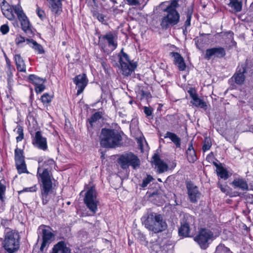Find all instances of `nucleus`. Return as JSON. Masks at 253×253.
<instances>
[{"mask_svg": "<svg viewBox=\"0 0 253 253\" xmlns=\"http://www.w3.org/2000/svg\"><path fill=\"white\" fill-rule=\"evenodd\" d=\"M118 163L123 169H127L130 166L135 169L139 168L140 165L138 157L132 152L121 155L118 159Z\"/></svg>", "mask_w": 253, "mask_h": 253, "instance_id": "0eeeda50", "label": "nucleus"}, {"mask_svg": "<svg viewBox=\"0 0 253 253\" xmlns=\"http://www.w3.org/2000/svg\"><path fill=\"white\" fill-rule=\"evenodd\" d=\"M153 159L154 164L158 167V170L159 173H163L168 170V166L167 164L160 159L158 154H155L153 156Z\"/></svg>", "mask_w": 253, "mask_h": 253, "instance_id": "412c9836", "label": "nucleus"}, {"mask_svg": "<svg viewBox=\"0 0 253 253\" xmlns=\"http://www.w3.org/2000/svg\"><path fill=\"white\" fill-rule=\"evenodd\" d=\"M9 30V27L7 24H3L0 27V31L3 35L6 34Z\"/></svg>", "mask_w": 253, "mask_h": 253, "instance_id": "603ef678", "label": "nucleus"}, {"mask_svg": "<svg viewBox=\"0 0 253 253\" xmlns=\"http://www.w3.org/2000/svg\"><path fill=\"white\" fill-rule=\"evenodd\" d=\"M49 1L51 11L56 13H60L62 11V4L61 0H47Z\"/></svg>", "mask_w": 253, "mask_h": 253, "instance_id": "bb28decb", "label": "nucleus"}, {"mask_svg": "<svg viewBox=\"0 0 253 253\" xmlns=\"http://www.w3.org/2000/svg\"><path fill=\"white\" fill-rule=\"evenodd\" d=\"M186 188L190 202L193 203L197 202L201 195L198 187L190 182L187 183Z\"/></svg>", "mask_w": 253, "mask_h": 253, "instance_id": "dca6fc26", "label": "nucleus"}, {"mask_svg": "<svg viewBox=\"0 0 253 253\" xmlns=\"http://www.w3.org/2000/svg\"><path fill=\"white\" fill-rule=\"evenodd\" d=\"M25 41H26V39L21 36H17L15 39V43L17 45H19Z\"/></svg>", "mask_w": 253, "mask_h": 253, "instance_id": "864d4df0", "label": "nucleus"}, {"mask_svg": "<svg viewBox=\"0 0 253 253\" xmlns=\"http://www.w3.org/2000/svg\"><path fill=\"white\" fill-rule=\"evenodd\" d=\"M12 7L5 0H3L0 4V8L2 13Z\"/></svg>", "mask_w": 253, "mask_h": 253, "instance_id": "de8ad7c7", "label": "nucleus"}, {"mask_svg": "<svg viewBox=\"0 0 253 253\" xmlns=\"http://www.w3.org/2000/svg\"><path fill=\"white\" fill-rule=\"evenodd\" d=\"M137 238L140 240L141 244H144L145 245H147L148 244V242L146 240V238L144 235L141 233L140 232L137 233Z\"/></svg>", "mask_w": 253, "mask_h": 253, "instance_id": "8fccbe9b", "label": "nucleus"}, {"mask_svg": "<svg viewBox=\"0 0 253 253\" xmlns=\"http://www.w3.org/2000/svg\"><path fill=\"white\" fill-rule=\"evenodd\" d=\"M153 179H154L152 176L150 175H147V177L143 180L141 186L143 188L146 187Z\"/></svg>", "mask_w": 253, "mask_h": 253, "instance_id": "49530a36", "label": "nucleus"}, {"mask_svg": "<svg viewBox=\"0 0 253 253\" xmlns=\"http://www.w3.org/2000/svg\"><path fill=\"white\" fill-rule=\"evenodd\" d=\"M14 159L15 163H21V161H24V152L23 151L18 148L14 150Z\"/></svg>", "mask_w": 253, "mask_h": 253, "instance_id": "7c9ffc66", "label": "nucleus"}, {"mask_svg": "<svg viewBox=\"0 0 253 253\" xmlns=\"http://www.w3.org/2000/svg\"><path fill=\"white\" fill-rule=\"evenodd\" d=\"M32 144L35 147L45 151L47 149L46 138L43 137L40 131H37L32 138Z\"/></svg>", "mask_w": 253, "mask_h": 253, "instance_id": "ddd939ff", "label": "nucleus"}, {"mask_svg": "<svg viewBox=\"0 0 253 253\" xmlns=\"http://www.w3.org/2000/svg\"><path fill=\"white\" fill-rule=\"evenodd\" d=\"M119 63L122 74L125 76L130 75L137 67V64L135 62H126L125 61L123 60L122 57H120Z\"/></svg>", "mask_w": 253, "mask_h": 253, "instance_id": "2eb2a0df", "label": "nucleus"}, {"mask_svg": "<svg viewBox=\"0 0 253 253\" xmlns=\"http://www.w3.org/2000/svg\"><path fill=\"white\" fill-rule=\"evenodd\" d=\"M14 60L17 70L20 72H26V65L21 55L16 54L14 56Z\"/></svg>", "mask_w": 253, "mask_h": 253, "instance_id": "393cba45", "label": "nucleus"}, {"mask_svg": "<svg viewBox=\"0 0 253 253\" xmlns=\"http://www.w3.org/2000/svg\"><path fill=\"white\" fill-rule=\"evenodd\" d=\"M190 95L192 98V100L190 102L193 105L197 107L202 108L204 110H206L207 109V103L203 99L199 98L196 94L191 93Z\"/></svg>", "mask_w": 253, "mask_h": 253, "instance_id": "4be33fe9", "label": "nucleus"}, {"mask_svg": "<svg viewBox=\"0 0 253 253\" xmlns=\"http://www.w3.org/2000/svg\"><path fill=\"white\" fill-rule=\"evenodd\" d=\"M217 187L220 189L222 192L226 194V195L229 194L230 197H236L241 196L242 193L239 192H234L232 193L231 194H229L228 188H229L227 185H223L219 182L217 183Z\"/></svg>", "mask_w": 253, "mask_h": 253, "instance_id": "c85d7f7f", "label": "nucleus"}, {"mask_svg": "<svg viewBox=\"0 0 253 253\" xmlns=\"http://www.w3.org/2000/svg\"><path fill=\"white\" fill-rule=\"evenodd\" d=\"M246 200L248 203L253 204V195L248 194L246 195Z\"/></svg>", "mask_w": 253, "mask_h": 253, "instance_id": "bf43d9fd", "label": "nucleus"}, {"mask_svg": "<svg viewBox=\"0 0 253 253\" xmlns=\"http://www.w3.org/2000/svg\"><path fill=\"white\" fill-rule=\"evenodd\" d=\"M151 248L153 251L156 252H158L159 249L160 248V245L157 243L153 244L152 246H151Z\"/></svg>", "mask_w": 253, "mask_h": 253, "instance_id": "052dcab7", "label": "nucleus"}, {"mask_svg": "<svg viewBox=\"0 0 253 253\" xmlns=\"http://www.w3.org/2000/svg\"><path fill=\"white\" fill-rule=\"evenodd\" d=\"M16 169H17L18 172L20 174L22 173H29L27 169V167L25 161H21V163H15Z\"/></svg>", "mask_w": 253, "mask_h": 253, "instance_id": "f704fd0d", "label": "nucleus"}, {"mask_svg": "<svg viewBox=\"0 0 253 253\" xmlns=\"http://www.w3.org/2000/svg\"><path fill=\"white\" fill-rule=\"evenodd\" d=\"M216 173L218 177L224 180H226L229 177L228 171L223 167H217Z\"/></svg>", "mask_w": 253, "mask_h": 253, "instance_id": "473e14b6", "label": "nucleus"}, {"mask_svg": "<svg viewBox=\"0 0 253 253\" xmlns=\"http://www.w3.org/2000/svg\"><path fill=\"white\" fill-rule=\"evenodd\" d=\"M5 60H6V66H9V65H11L10 64V60L7 58L6 56H5Z\"/></svg>", "mask_w": 253, "mask_h": 253, "instance_id": "69168bd1", "label": "nucleus"}, {"mask_svg": "<svg viewBox=\"0 0 253 253\" xmlns=\"http://www.w3.org/2000/svg\"><path fill=\"white\" fill-rule=\"evenodd\" d=\"M130 5H138L140 3L138 0H126Z\"/></svg>", "mask_w": 253, "mask_h": 253, "instance_id": "4d7b16f0", "label": "nucleus"}, {"mask_svg": "<svg viewBox=\"0 0 253 253\" xmlns=\"http://www.w3.org/2000/svg\"><path fill=\"white\" fill-rule=\"evenodd\" d=\"M206 35V34H202L199 37H197V38L195 39L194 40L195 44L198 48L200 49L201 47L203 46V44L204 43V40L202 36H203Z\"/></svg>", "mask_w": 253, "mask_h": 253, "instance_id": "37998d69", "label": "nucleus"}, {"mask_svg": "<svg viewBox=\"0 0 253 253\" xmlns=\"http://www.w3.org/2000/svg\"><path fill=\"white\" fill-rule=\"evenodd\" d=\"M164 138H169L176 145L177 148H180L181 145V139L175 133L168 131L164 135Z\"/></svg>", "mask_w": 253, "mask_h": 253, "instance_id": "a878e982", "label": "nucleus"}, {"mask_svg": "<svg viewBox=\"0 0 253 253\" xmlns=\"http://www.w3.org/2000/svg\"><path fill=\"white\" fill-rule=\"evenodd\" d=\"M152 109L148 107H144V112L146 115V116L148 117L152 115Z\"/></svg>", "mask_w": 253, "mask_h": 253, "instance_id": "13d9d810", "label": "nucleus"}, {"mask_svg": "<svg viewBox=\"0 0 253 253\" xmlns=\"http://www.w3.org/2000/svg\"><path fill=\"white\" fill-rule=\"evenodd\" d=\"M0 253H5L3 239L1 238L0 239Z\"/></svg>", "mask_w": 253, "mask_h": 253, "instance_id": "e2e57ef3", "label": "nucleus"}, {"mask_svg": "<svg viewBox=\"0 0 253 253\" xmlns=\"http://www.w3.org/2000/svg\"><path fill=\"white\" fill-rule=\"evenodd\" d=\"M231 184L235 189L238 188L242 191H246L249 189L247 181L243 178H235L231 183Z\"/></svg>", "mask_w": 253, "mask_h": 253, "instance_id": "aec40b11", "label": "nucleus"}, {"mask_svg": "<svg viewBox=\"0 0 253 253\" xmlns=\"http://www.w3.org/2000/svg\"><path fill=\"white\" fill-rule=\"evenodd\" d=\"M4 16L9 20L12 21L15 19V16L13 12L12 7H11L8 10L2 13Z\"/></svg>", "mask_w": 253, "mask_h": 253, "instance_id": "58836bf2", "label": "nucleus"}, {"mask_svg": "<svg viewBox=\"0 0 253 253\" xmlns=\"http://www.w3.org/2000/svg\"><path fill=\"white\" fill-rule=\"evenodd\" d=\"M7 76L9 77V78H10L12 76V71H7Z\"/></svg>", "mask_w": 253, "mask_h": 253, "instance_id": "774afa93", "label": "nucleus"}, {"mask_svg": "<svg viewBox=\"0 0 253 253\" xmlns=\"http://www.w3.org/2000/svg\"><path fill=\"white\" fill-rule=\"evenodd\" d=\"M170 55L173 57V63L177 66L180 71H184L186 69V65L184 58L178 52H171Z\"/></svg>", "mask_w": 253, "mask_h": 253, "instance_id": "a211bd4d", "label": "nucleus"}, {"mask_svg": "<svg viewBox=\"0 0 253 253\" xmlns=\"http://www.w3.org/2000/svg\"><path fill=\"white\" fill-rule=\"evenodd\" d=\"M211 146V142L210 138L206 137L205 138L202 149L204 152L209 150Z\"/></svg>", "mask_w": 253, "mask_h": 253, "instance_id": "a19ab883", "label": "nucleus"}, {"mask_svg": "<svg viewBox=\"0 0 253 253\" xmlns=\"http://www.w3.org/2000/svg\"><path fill=\"white\" fill-rule=\"evenodd\" d=\"M45 89V86L43 83L40 84L35 87V90L37 93L42 92Z\"/></svg>", "mask_w": 253, "mask_h": 253, "instance_id": "3c124183", "label": "nucleus"}, {"mask_svg": "<svg viewBox=\"0 0 253 253\" xmlns=\"http://www.w3.org/2000/svg\"><path fill=\"white\" fill-rule=\"evenodd\" d=\"M93 16L95 17L99 22L102 24H106V20H105V15L103 14L99 13L97 12H94L93 14Z\"/></svg>", "mask_w": 253, "mask_h": 253, "instance_id": "a18cd8bd", "label": "nucleus"}, {"mask_svg": "<svg viewBox=\"0 0 253 253\" xmlns=\"http://www.w3.org/2000/svg\"><path fill=\"white\" fill-rule=\"evenodd\" d=\"M3 242L5 253H15L19 249L20 235L18 232L9 230L5 233Z\"/></svg>", "mask_w": 253, "mask_h": 253, "instance_id": "39448f33", "label": "nucleus"}, {"mask_svg": "<svg viewBox=\"0 0 253 253\" xmlns=\"http://www.w3.org/2000/svg\"><path fill=\"white\" fill-rule=\"evenodd\" d=\"M102 118L101 113L97 112L94 113L88 119V122L90 127H92L94 124Z\"/></svg>", "mask_w": 253, "mask_h": 253, "instance_id": "2f4dec72", "label": "nucleus"}, {"mask_svg": "<svg viewBox=\"0 0 253 253\" xmlns=\"http://www.w3.org/2000/svg\"><path fill=\"white\" fill-rule=\"evenodd\" d=\"M186 154L187 159L189 162L193 163L197 160L196 152L193 148L192 142L189 144Z\"/></svg>", "mask_w": 253, "mask_h": 253, "instance_id": "5701e85b", "label": "nucleus"}, {"mask_svg": "<svg viewBox=\"0 0 253 253\" xmlns=\"http://www.w3.org/2000/svg\"><path fill=\"white\" fill-rule=\"evenodd\" d=\"M194 216L189 214H184L181 221L180 227L178 229L179 236L182 237H189L190 233V226L194 225Z\"/></svg>", "mask_w": 253, "mask_h": 253, "instance_id": "9b49d317", "label": "nucleus"}, {"mask_svg": "<svg viewBox=\"0 0 253 253\" xmlns=\"http://www.w3.org/2000/svg\"><path fill=\"white\" fill-rule=\"evenodd\" d=\"M194 239L202 250H206L214 239L213 233L208 229L201 228Z\"/></svg>", "mask_w": 253, "mask_h": 253, "instance_id": "6e6552de", "label": "nucleus"}, {"mask_svg": "<svg viewBox=\"0 0 253 253\" xmlns=\"http://www.w3.org/2000/svg\"><path fill=\"white\" fill-rule=\"evenodd\" d=\"M42 229V243L40 247V251L43 252L44 249H47L53 241L55 235L52 232V229L49 226L42 225L40 226Z\"/></svg>", "mask_w": 253, "mask_h": 253, "instance_id": "f8f14e48", "label": "nucleus"}, {"mask_svg": "<svg viewBox=\"0 0 253 253\" xmlns=\"http://www.w3.org/2000/svg\"><path fill=\"white\" fill-rule=\"evenodd\" d=\"M52 96L48 93H44L41 97V100L43 103H48L51 101Z\"/></svg>", "mask_w": 253, "mask_h": 253, "instance_id": "c03bdc74", "label": "nucleus"}, {"mask_svg": "<svg viewBox=\"0 0 253 253\" xmlns=\"http://www.w3.org/2000/svg\"><path fill=\"white\" fill-rule=\"evenodd\" d=\"M16 129V132L18 134V136L16 137V141L18 142L22 141L24 138L23 129L22 126L19 125L17 126Z\"/></svg>", "mask_w": 253, "mask_h": 253, "instance_id": "ea45409f", "label": "nucleus"}, {"mask_svg": "<svg viewBox=\"0 0 253 253\" xmlns=\"http://www.w3.org/2000/svg\"><path fill=\"white\" fill-rule=\"evenodd\" d=\"M74 82L77 88V94L82 93L87 84L88 80L85 74L79 75L74 79Z\"/></svg>", "mask_w": 253, "mask_h": 253, "instance_id": "f3484780", "label": "nucleus"}, {"mask_svg": "<svg viewBox=\"0 0 253 253\" xmlns=\"http://www.w3.org/2000/svg\"><path fill=\"white\" fill-rule=\"evenodd\" d=\"M37 190V188L36 185L33 187L26 188H25L24 191L26 192H36Z\"/></svg>", "mask_w": 253, "mask_h": 253, "instance_id": "680f3d73", "label": "nucleus"}, {"mask_svg": "<svg viewBox=\"0 0 253 253\" xmlns=\"http://www.w3.org/2000/svg\"><path fill=\"white\" fill-rule=\"evenodd\" d=\"M252 67L253 65L252 63L249 60H246L245 63H241L238 66L235 73L230 80L238 85H242L245 80V74L250 73Z\"/></svg>", "mask_w": 253, "mask_h": 253, "instance_id": "1a4fd4ad", "label": "nucleus"}, {"mask_svg": "<svg viewBox=\"0 0 253 253\" xmlns=\"http://www.w3.org/2000/svg\"><path fill=\"white\" fill-rule=\"evenodd\" d=\"M97 193L94 186L89 188L85 194L84 202L92 215L98 210L99 201L97 197Z\"/></svg>", "mask_w": 253, "mask_h": 253, "instance_id": "423d86ee", "label": "nucleus"}, {"mask_svg": "<svg viewBox=\"0 0 253 253\" xmlns=\"http://www.w3.org/2000/svg\"><path fill=\"white\" fill-rule=\"evenodd\" d=\"M141 94L143 97H149L150 96V93L149 92H146L143 90L141 91Z\"/></svg>", "mask_w": 253, "mask_h": 253, "instance_id": "0e129e2a", "label": "nucleus"}, {"mask_svg": "<svg viewBox=\"0 0 253 253\" xmlns=\"http://www.w3.org/2000/svg\"><path fill=\"white\" fill-rule=\"evenodd\" d=\"M6 186L0 181V200L3 202L5 199Z\"/></svg>", "mask_w": 253, "mask_h": 253, "instance_id": "79ce46f5", "label": "nucleus"}, {"mask_svg": "<svg viewBox=\"0 0 253 253\" xmlns=\"http://www.w3.org/2000/svg\"><path fill=\"white\" fill-rule=\"evenodd\" d=\"M37 177L41 178L42 183L41 188L42 202L43 205H46L49 200L48 195L51 193L52 189V182L49 171L47 169H42L39 168Z\"/></svg>", "mask_w": 253, "mask_h": 253, "instance_id": "20e7f679", "label": "nucleus"}, {"mask_svg": "<svg viewBox=\"0 0 253 253\" xmlns=\"http://www.w3.org/2000/svg\"><path fill=\"white\" fill-rule=\"evenodd\" d=\"M23 31L25 32V33L26 34L27 36H28L29 37H32L34 35V33L33 32L32 30L31 29V27L24 30Z\"/></svg>", "mask_w": 253, "mask_h": 253, "instance_id": "6e6d98bb", "label": "nucleus"}, {"mask_svg": "<svg viewBox=\"0 0 253 253\" xmlns=\"http://www.w3.org/2000/svg\"><path fill=\"white\" fill-rule=\"evenodd\" d=\"M27 43L29 44L30 47H32L36 52H37L38 54H43L44 53V50L42 46L38 43L36 41L33 39H26Z\"/></svg>", "mask_w": 253, "mask_h": 253, "instance_id": "b1692460", "label": "nucleus"}, {"mask_svg": "<svg viewBox=\"0 0 253 253\" xmlns=\"http://www.w3.org/2000/svg\"><path fill=\"white\" fill-rule=\"evenodd\" d=\"M36 12H37V14H38V15L41 19H42L44 18V17H45L44 12L43 10L40 9L39 7L37 9Z\"/></svg>", "mask_w": 253, "mask_h": 253, "instance_id": "5fc2aeb1", "label": "nucleus"}, {"mask_svg": "<svg viewBox=\"0 0 253 253\" xmlns=\"http://www.w3.org/2000/svg\"><path fill=\"white\" fill-rule=\"evenodd\" d=\"M216 253H233L230 249L223 244H219L216 248Z\"/></svg>", "mask_w": 253, "mask_h": 253, "instance_id": "e433bc0d", "label": "nucleus"}, {"mask_svg": "<svg viewBox=\"0 0 253 253\" xmlns=\"http://www.w3.org/2000/svg\"><path fill=\"white\" fill-rule=\"evenodd\" d=\"M226 54L225 50L223 47L219 46L207 49L206 50L205 58L210 60L212 57L221 58Z\"/></svg>", "mask_w": 253, "mask_h": 253, "instance_id": "4468645a", "label": "nucleus"}, {"mask_svg": "<svg viewBox=\"0 0 253 253\" xmlns=\"http://www.w3.org/2000/svg\"><path fill=\"white\" fill-rule=\"evenodd\" d=\"M193 9L192 6H189L187 9V11L185 12L186 16V20L184 23V27L185 30L190 27L191 25V19L193 14Z\"/></svg>", "mask_w": 253, "mask_h": 253, "instance_id": "c756f323", "label": "nucleus"}, {"mask_svg": "<svg viewBox=\"0 0 253 253\" xmlns=\"http://www.w3.org/2000/svg\"><path fill=\"white\" fill-rule=\"evenodd\" d=\"M119 57H122L123 60L126 61V62H132L129 59L128 55L125 52H124V49L122 48L121 50L120 53L119 55Z\"/></svg>", "mask_w": 253, "mask_h": 253, "instance_id": "09e8293b", "label": "nucleus"}, {"mask_svg": "<svg viewBox=\"0 0 253 253\" xmlns=\"http://www.w3.org/2000/svg\"><path fill=\"white\" fill-rule=\"evenodd\" d=\"M50 253H71V249L67 246L65 241H61L54 245Z\"/></svg>", "mask_w": 253, "mask_h": 253, "instance_id": "6ab92c4d", "label": "nucleus"}, {"mask_svg": "<svg viewBox=\"0 0 253 253\" xmlns=\"http://www.w3.org/2000/svg\"><path fill=\"white\" fill-rule=\"evenodd\" d=\"M186 0H170V4L164 9L167 14L162 18L161 25L163 29H167L170 26L176 25L179 21L180 15L176 8L184 6Z\"/></svg>", "mask_w": 253, "mask_h": 253, "instance_id": "f257e3e1", "label": "nucleus"}, {"mask_svg": "<svg viewBox=\"0 0 253 253\" xmlns=\"http://www.w3.org/2000/svg\"><path fill=\"white\" fill-rule=\"evenodd\" d=\"M117 35L112 32L106 33L99 37V44L104 48L107 45L111 51L116 49L118 46Z\"/></svg>", "mask_w": 253, "mask_h": 253, "instance_id": "9d476101", "label": "nucleus"}, {"mask_svg": "<svg viewBox=\"0 0 253 253\" xmlns=\"http://www.w3.org/2000/svg\"><path fill=\"white\" fill-rule=\"evenodd\" d=\"M18 19L21 22L22 29L23 30L31 27L30 25L29 21L28 20V18H27V16H26V15H25V17H22V18H21L20 17Z\"/></svg>", "mask_w": 253, "mask_h": 253, "instance_id": "4c0bfd02", "label": "nucleus"}, {"mask_svg": "<svg viewBox=\"0 0 253 253\" xmlns=\"http://www.w3.org/2000/svg\"><path fill=\"white\" fill-rule=\"evenodd\" d=\"M100 143L103 148H116L120 146L122 137L118 130L103 128L99 136Z\"/></svg>", "mask_w": 253, "mask_h": 253, "instance_id": "f03ea898", "label": "nucleus"}, {"mask_svg": "<svg viewBox=\"0 0 253 253\" xmlns=\"http://www.w3.org/2000/svg\"><path fill=\"white\" fill-rule=\"evenodd\" d=\"M158 195V192L157 191H154L153 193H151L149 195L150 197H154L155 195Z\"/></svg>", "mask_w": 253, "mask_h": 253, "instance_id": "338daca9", "label": "nucleus"}, {"mask_svg": "<svg viewBox=\"0 0 253 253\" xmlns=\"http://www.w3.org/2000/svg\"><path fill=\"white\" fill-rule=\"evenodd\" d=\"M143 224L149 231L157 234L165 231L167 228V224L164 220L163 216L155 212L148 213L147 216L143 217Z\"/></svg>", "mask_w": 253, "mask_h": 253, "instance_id": "7ed1b4c3", "label": "nucleus"}, {"mask_svg": "<svg viewBox=\"0 0 253 253\" xmlns=\"http://www.w3.org/2000/svg\"><path fill=\"white\" fill-rule=\"evenodd\" d=\"M227 4L233 8L236 12H240L242 10V4L239 0H225Z\"/></svg>", "mask_w": 253, "mask_h": 253, "instance_id": "cd10ccee", "label": "nucleus"}, {"mask_svg": "<svg viewBox=\"0 0 253 253\" xmlns=\"http://www.w3.org/2000/svg\"><path fill=\"white\" fill-rule=\"evenodd\" d=\"M13 10H14L15 14H16L18 18L25 17V13H24L22 7L18 3L16 5H12Z\"/></svg>", "mask_w": 253, "mask_h": 253, "instance_id": "c9c22d12", "label": "nucleus"}, {"mask_svg": "<svg viewBox=\"0 0 253 253\" xmlns=\"http://www.w3.org/2000/svg\"><path fill=\"white\" fill-rule=\"evenodd\" d=\"M28 80L29 82L34 84L35 86L44 82V80L42 78H40L34 74L30 75Z\"/></svg>", "mask_w": 253, "mask_h": 253, "instance_id": "72a5a7b5", "label": "nucleus"}]
</instances>
